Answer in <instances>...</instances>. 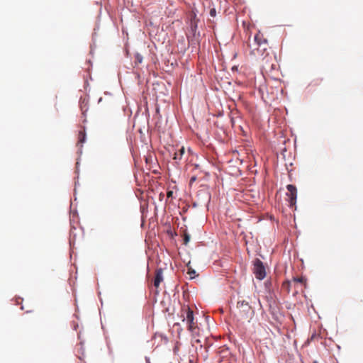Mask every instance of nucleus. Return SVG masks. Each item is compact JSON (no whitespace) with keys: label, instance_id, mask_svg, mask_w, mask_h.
<instances>
[{"label":"nucleus","instance_id":"obj_20","mask_svg":"<svg viewBox=\"0 0 363 363\" xmlns=\"http://www.w3.org/2000/svg\"><path fill=\"white\" fill-rule=\"evenodd\" d=\"M195 342H196V343H200V342H201L200 340H199V339H196V340H195Z\"/></svg>","mask_w":363,"mask_h":363},{"label":"nucleus","instance_id":"obj_12","mask_svg":"<svg viewBox=\"0 0 363 363\" xmlns=\"http://www.w3.org/2000/svg\"><path fill=\"white\" fill-rule=\"evenodd\" d=\"M291 281H284L282 284V287L286 290L288 293L290 291Z\"/></svg>","mask_w":363,"mask_h":363},{"label":"nucleus","instance_id":"obj_13","mask_svg":"<svg viewBox=\"0 0 363 363\" xmlns=\"http://www.w3.org/2000/svg\"><path fill=\"white\" fill-rule=\"evenodd\" d=\"M196 28H197L196 22L195 21H191V29L192 32L194 33V35L195 34Z\"/></svg>","mask_w":363,"mask_h":363},{"label":"nucleus","instance_id":"obj_18","mask_svg":"<svg viewBox=\"0 0 363 363\" xmlns=\"http://www.w3.org/2000/svg\"><path fill=\"white\" fill-rule=\"evenodd\" d=\"M136 58H137V60L138 61V62L140 63L142 62V57L140 55H138Z\"/></svg>","mask_w":363,"mask_h":363},{"label":"nucleus","instance_id":"obj_17","mask_svg":"<svg viewBox=\"0 0 363 363\" xmlns=\"http://www.w3.org/2000/svg\"><path fill=\"white\" fill-rule=\"evenodd\" d=\"M196 180V177L195 176H193L191 179H190V184H192L193 182H194Z\"/></svg>","mask_w":363,"mask_h":363},{"label":"nucleus","instance_id":"obj_3","mask_svg":"<svg viewBox=\"0 0 363 363\" xmlns=\"http://www.w3.org/2000/svg\"><path fill=\"white\" fill-rule=\"evenodd\" d=\"M184 313H186V317L183 318V321H186L188 324V330L192 333V335H194L196 333V330H198V327L196 323L194 321V313L193 311L190 309L189 306H186L182 309Z\"/></svg>","mask_w":363,"mask_h":363},{"label":"nucleus","instance_id":"obj_8","mask_svg":"<svg viewBox=\"0 0 363 363\" xmlns=\"http://www.w3.org/2000/svg\"><path fill=\"white\" fill-rule=\"evenodd\" d=\"M184 153L185 148L184 147H182L178 151L174 152L173 160L176 163H178L182 160Z\"/></svg>","mask_w":363,"mask_h":363},{"label":"nucleus","instance_id":"obj_14","mask_svg":"<svg viewBox=\"0 0 363 363\" xmlns=\"http://www.w3.org/2000/svg\"><path fill=\"white\" fill-rule=\"evenodd\" d=\"M210 15H211V16H212V17H215V16H216V9H211L210 10Z\"/></svg>","mask_w":363,"mask_h":363},{"label":"nucleus","instance_id":"obj_5","mask_svg":"<svg viewBox=\"0 0 363 363\" xmlns=\"http://www.w3.org/2000/svg\"><path fill=\"white\" fill-rule=\"evenodd\" d=\"M286 189L288 190L286 196L289 198L288 201L289 203V206L292 207L296 204V202L297 189L296 186L292 184H288L286 186Z\"/></svg>","mask_w":363,"mask_h":363},{"label":"nucleus","instance_id":"obj_2","mask_svg":"<svg viewBox=\"0 0 363 363\" xmlns=\"http://www.w3.org/2000/svg\"><path fill=\"white\" fill-rule=\"evenodd\" d=\"M236 309V315L241 320H248L249 321L255 314L252 306L244 300L238 301Z\"/></svg>","mask_w":363,"mask_h":363},{"label":"nucleus","instance_id":"obj_1","mask_svg":"<svg viewBox=\"0 0 363 363\" xmlns=\"http://www.w3.org/2000/svg\"><path fill=\"white\" fill-rule=\"evenodd\" d=\"M267 40L259 31L255 34L252 40H249L248 42L250 54L255 57L263 56L267 50Z\"/></svg>","mask_w":363,"mask_h":363},{"label":"nucleus","instance_id":"obj_10","mask_svg":"<svg viewBox=\"0 0 363 363\" xmlns=\"http://www.w3.org/2000/svg\"><path fill=\"white\" fill-rule=\"evenodd\" d=\"M292 281L294 282L295 284H306V279H304L303 277H294L293 279H292Z\"/></svg>","mask_w":363,"mask_h":363},{"label":"nucleus","instance_id":"obj_4","mask_svg":"<svg viewBox=\"0 0 363 363\" xmlns=\"http://www.w3.org/2000/svg\"><path fill=\"white\" fill-rule=\"evenodd\" d=\"M253 272L257 279L262 280L266 277V271L262 262L259 259L254 261Z\"/></svg>","mask_w":363,"mask_h":363},{"label":"nucleus","instance_id":"obj_11","mask_svg":"<svg viewBox=\"0 0 363 363\" xmlns=\"http://www.w3.org/2000/svg\"><path fill=\"white\" fill-rule=\"evenodd\" d=\"M184 244L187 245L190 240V235L185 230L183 234Z\"/></svg>","mask_w":363,"mask_h":363},{"label":"nucleus","instance_id":"obj_15","mask_svg":"<svg viewBox=\"0 0 363 363\" xmlns=\"http://www.w3.org/2000/svg\"><path fill=\"white\" fill-rule=\"evenodd\" d=\"M318 84H319V79H315V80H313L310 85L311 86H316V85H318Z\"/></svg>","mask_w":363,"mask_h":363},{"label":"nucleus","instance_id":"obj_9","mask_svg":"<svg viewBox=\"0 0 363 363\" xmlns=\"http://www.w3.org/2000/svg\"><path fill=\"white\" fill-rule=\"evenodd\" d=\"M86 141V133L84 128L80 130L78 134V145L82 147L83 143Z\"/></svg>","mask_w":363,"mask_h":363},{"label":"nucleus","instance_id":"obj_16","mask_svg":"<svg viewBox=\"0 0 363 363\" xmlns=\"http://www.w3.org/2000/svg\"><path fill=\"white\" fill-rule=\"evenodd\" d=\"M167 196L168 198H172L173 196V191H167Z\"/></svg>","mask_w":363,"mask_h":363},{"label":"nucleus","instance_id":"obj_7","mask_svg":"<svg viewBox=\"0 0 363 363\" xmlns=\"http://www.w3.org/2000/svg\"><path fill=\"white\" fill-rule=\"evenodd\" d=\"M80 109L82 112V114L85 116L86 113L89 109V100L86 98H81L80 101Z\"/></svg>","mask_w":363,"mask_h":363},{"label":"nucleus","instance_id":"obj_21","mask_svg":"<svg viewBox=\"0 0 363 363\" xmlns=\"http://www.w3.org/2000/svg\"><path fill=\"white\" fill-rule=\"evenodd\" d=\"M313 363H318V362H316V361H314V362H313Z\"/></svg>","mask_w":363,"mask_h":363},{"label":"nucleus","instance_id":"obj_6","mask_svg":"<svg viewBox=\"0 0 363 363\" xmlns=\"http://www.w3.org/2000/svg\"><path fill=\"white\" fill-rule=\"evenodd\" d=\"M163 281V269L158 268L155 272L154 286L158 289L160 283Z\"/></svg>","mask_w":363,"mask_h":363},{"label":"nucleus","instance_id":"obj_19","mask_svg":"<svg viewBox=\"0 0 363 363\" xmlns=\"http://www.w3.org/2000/svg\"><path fill=\"white\" fill-rule=\"evenodd\" d=\"M188 273H189V274H194V273H195V271H194V270H189Z\"/></svg>","mask_w":363,"mask_h":363}]
</instances>
